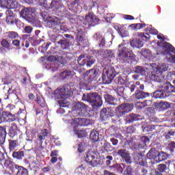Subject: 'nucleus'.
<instances>
[{"label": "nucleus", "instance_id": "21", "mask_svg": "<svg viewBox=\"0 0 175 175\" xmlns=\"http://www.w3.org/2000/svg\"><path fill=\"white\" fill-rule=\"evenodd\" d=\"M6 127L0 126V146H3L6 142Z\"/></svg>", "mask_w": 175, "mask_h": 175}, {"label": "nucleus", "instance_id": "46", "mask_svg": "<svg viewBox=\"0 0 175 175\" xmlns=\"http://www.w3.org/2000/svg\"><path fill=\"white\" fill-rule=\"evenodd\" d=\"M141 54L144 58H148L151 57V51L148 49H142L141 51Z\"/></svg>", "mask_w": 175, "mask_h": 175}, {"label": "nucleus", "instance_id": "33", "mask_svg": "<svg viewBox=\"0 0 175 175\" xmlns=\"http://www.w3.org/2000/svg\"><path fill=\"white\" fill-rule=\"evenodd\" d=\"M167 159V154L165 152H159L157 155L156 162L159 163V162H162V161H166Z\"/></svg>", "mask_w": 175, "mask_h": 175}, {"label": "nucleus", "instance_id": "36", "mask_svg": "<svg viewBox=\"0 0 175 175\" xmlns=\"http://www.w3.org/2000/svg\"><path fill=\"white\" fill-rule=\"evenodd\" d=\"M101 120H106V118H109L110 117V111L107 108H103L100 113Z\"/></svg>", "mask_w": 175, "mask_h": 175}, {"label": "nucleus", "instance_id": "48", "mask_svg": "<svg viewBox=\"0 0 175 175\" xmlns=\"http://www.w3.org/2000/svg\"><path fill=\"white\" fill-rule=\"evenodd\" d=\"M85 57V55H81L79 56L77 62L79 66H84V65H85V59H84Z\"/></svg>", "mask_w": 175, "mask_h": 175}, {"label": "nucleus", "instance_id": "55", "mask_svg": "<svg viewBox=\"0 0 175 175\" xmlns=\"http://www.w3.org/2000/svg\"><path fill=\"white\" fill-rule=\"evenodd\" d=\"M94 64L95 60L92 59L91 57H87V59H85V65L88 68H91Z\"/></svg>", "mask_w": 175, "mask_h": 175}, {"label": "nucleus", "instance_id": "2", "mask_svg": "<svg viewBox=\"0 0 175 175\" xmlns=\"http://www.w3.org/2000/svg\"><path fill=\"white\" fill-rule=\"evenodd\" d=\"M98 70L96 69L92 68L86 71L83 74V78L79 80V87L81 90H88V84L93 80H96L98 78Z\"/></svg>", "mask_w": 175, "mask_h": 175}, {"label": "nucleus", "instance_id": "7", "mask_svg": "<svg viewBox=\"0 0 175 175\" xmlns=\"http://www.w3.org/2000/svg\"><path fill=\"white\" fill-rule=\"evenodd\" d=\"M100 19L94 12H89L87 13L83 18V24L88 28H92L98 25Z\"/></svg>", "mask_w": 175, "mask_h": 175}, {"label": "nucleus", "instance_id": "27", "mask_svg": "<svg viewBox=\"0 0 175 175\" xmlns=\"http://www.w3.org/2000/svg\"><path fill=\"white\" fill-rule=\"evenodd\" d=\"M8 95L5 99H10L12 102H18V96L12 89L8 90Z\"/></svg>", "mask_w": 175, "mask_h": 175}, {"label": "nucleus", "instance_id": "44", "mask_svg": "<svg viewBox=\"0 0 175 175\" xmlns=\"http://www.w3.org/2000/svg\"><path fill=\"white\" fill-rule=\"evenodd\" d=\"M10 15H8L6 18V23L8 25H12V24H14L16 23V18L13 16V15H10V12H8Z\"/></svg>", "mask_w": 175, "mask_h": 175}, {"label": "nucleus", "instance_id": "17", "mask_svg": "<svg viewBox=\"0 0 175 175\" xmlns=\"http://www.w3.org/2000/svg\"><path fill=\"white\" fill-rule=\"evenodd\" d=\"M1 114L3 116V122H14L17 120L16 118V114L12 113V112L3 111Z\"/></svg>", "mask_w": 175, "mask_h": 175}, {"label": "nucleus", "instance_id": "62", "mask_svg": "<svg viewBox=\"0 0 175 175\" xmlns=\"http://www.w3.org/2000/svg\"><path fill=\"white\" fill-rule=\"evenodd\" d=\"M103 38V37L102 36V33L99 32L96 33L94 36V39L97 41L100 40Z\"/></svg>", "mask_w": 175, "mask_h": 175}, {"label": "nucleus", "instance_id": "31", "mask_svg": "<svg viewBox=\"0 0 175 175\" xmlns=\"http://www.w3.org/2000/svg\"><path fill=\"white\" fill-rule=\"evenodd\" d=\"M75 135H77L79 139H83V137H87V131L84 129L78 130L77 128L75 127L73 129Z\"/></svg>", "mask_w": 175, "mask_h": 175}, {"label": "nucleus", "instance_id": "63", "mask_svg": "<svg viewBox=\"0 0 175 175\" xmlns=\"http://www.w3.org/2000/svg\"><path fill=\"white\" fill-rule=\"evenodd\" d=\"M175 135V131L171 130L167 132V133L165 135V139H170V136H174Z\"/></svg>", "mask_w": 175, "mask_h": 175}, {"label": "nucleus", "instance_id": "40", "mask_svg": "<svg viewBox=\"0 0 175 175\" xmlns=\"http://www.w3.org/2000/svg\"><path fill=\"white\" fill-rule=\"evenodd\" d=\"M90 138L92 142H99V133L95 130H93L90 133Z\"/></svg>", "mask_w": 175, "mask_h": 175}, {"label": "nucleus", "instance_id": "1", "mask_svg": "<svg viewBox=\"0 0 175 175\" xmlns=\"http://www.w3.org/2000/svg\"><path fill=\"white\" fill-rule=\"evenodd\" d=\"M55 99H64L58 100V103L60 107H68L69 106V103L66 102L68 98L72 95V90H70V87L69 85H65L62 87L57 88L53 93Z\"/></svg>", "mask_w": 175, "mask_h": 175}, {"label": "nucleus", "instance_id": "5", "mask_svg": "<svg viewBox=\"0 0 175 175\" xmlns=\"http://www.w3.org/2000/svg\"><path fill=\"white\" fill-rule=\"evenodd\" d=\"M4 166L8 167V169H9L13 174H16V175H29L28 169L18 165L10 160H5Z\"/></svg>", "mask_w": 175, "mask_h": 175}, {"label": "nucleus", "instance_id": "18", "mask_svg": "<svg viewBox=\"0 0 175 175\" xmlns=\"http://www.w3.org/2000/svg\"><path fill=\"white\" fill-rule=\"evenodd\" d=\"M141 139L142 140L139 142L134 144V148L135 150H143L146 144V143L150 142L148 137H142Z\"/></svg>", "mask_w": 175, "mask_h": 175}, {"label": "nucleus", "instance_id": "34", "mask_svg": "<svg viewBox=\"0 0 175 175\" xmlns=\"http://www.w3.org/2000/svg\"><path fill=\"white\" fill-rule=\"evenodd\" d=\"M17 135V124L12 123L11 127L9 129V135L10 137H14Z\"/></svg>", "mask_w": 175, "mask_h": 175}, {"label": "nucleus", "instance_id": "47", "mask_svg": "<svg viewBox=\"0 0 175 175\" xmlns=\"http://www.w3.org/2000/svg\"><path fill=\"white\" fill-rule=\"evenodd\" d=\"M135 72L138 75H142V76H144V75H146V70L142 66H136Z\"/></svg>", "mask_w": 175, "mask_h": 175}, {"label": "nucleus", "instance_id": "8", "mask_svg": "<svg viewBox=\"0 0 175 175\" xmlns=\"http://www.w3.org/2000/svg\"><path fill=\"white\" fill-rule=\"evenodd\" d=\"M118 75L116 72V68H114L111 66H107L104 70L103 73V81L105 84H110L111 81L114 79V77H116Z\"/></svg>", "mask_w": 175, "mask_h": 175}, {"label": "nucleus", "instance_id": "14", "mask_svg": "<svg viewBox=\"0 0 175 175\" xmlns=\"http://www.w3.org/2000/svg\"><path fill=\"white\" fill-rule=\"evenodd\" d=\"M72 109L77 111L79 116H81L82 117L85 116V114L87 113V107L84 103L77 102L74 105Z\"/></svg>", "mask_w": 175, "mask_h": 175}, {"label": "nucleus", "instance_id": "15", "mask_svg": "<svg viewBox=\"0 0 175 175\" xmlns=\"http://www.w3.org/2000/svg\"><path fill=\"white\" fill-rule=\"evenodd\" d=\"M134 161L140 166H144L145 167L148 166V164L147 163V157H146L145 155H143L142 152L137 153L134 155Z\"/></svg>", "mask_w": 175, "mask_h": 175}, {"label": "nucleus", "instance_id": "53", "mask_svg": "<svg viewBox=\"0 0 175 175\" xmlns=\"http://www.w3.org/2000/svg\"><path fill=\"white\" fill-rule=\"evenodd\" d=\"M138 36H139V38H141V39L145 42H147V40H150V34L147 33H139Z\"/></svg>", "mask_w": 175, "mask_h": 175}, {"label": "nucleus", "instance_id": "6", "mask_svg": "<svg viewBox=\"0 0 175 175\" xmlns=\"http://www.w3.org/2000/svg\"><path fill=\"white\" fill-rule=\"evenodd\" d=\"M82 100H86V102H89V103H92L93 107H100V106L103 105L102 97L98 92L83 94L82 96Z\"/></svg>", "mask_w": 175, "mask_h": 175}, {"label": "nucleus", "instance_id": "29", "mask_svg": "<svg viewBox=\"0 0 175 175\" xmlns=\"http://www.w3.org/2000/svg\"><path fill=\"white\" fill-rule=\"evenodd\" d=\"M77 42L78 43L79 46H81L84 44V33H83V31H78L77 33V38H76Z\"/></svg>", "mask_w": 175, "mask_h": 175}, {"label": "nucleus", "instance_id": "58", "mask_svg": "<svg viewBox=\"0 0 175 175\" xmlns=\"http://www.w3.org/2000/svg\"><path fill=\"white\" fill-rule=\"evenodd\" d=\"M1 44L3 47H5V49H9V47H10V44L8 40H6V39H3L1 41Z\"/></svg>", "mask_w": 175, "mask_h": 175}, {"label": "nucleus", "instance_id": "56", "mask_svg": "<svg viewBox=\"0 0 175 175\" xmlns=\"http://www.w3.org/2000/svg\"><path fill=\"white\" fill-rule=\"evenodd\" d=\"M133 169L131 165L126 167V170L124 171L123 175H133Z\"/></svg>", "mask_w": 175, "mask_h": 175}, {"label": "nucleus", "instance_id": "64", "mask_svg": "<svg viewBox=\"0 0 175 175\" xmlns=\"http://www.w3.org/2000/svg\"><path fill=\"white\" fill-rule=\"evenodd\" d=\"M33 29L31 26H26L24 29L25 33H31Z\"/></svg>", "mask_w": 175, "mask_h": 175}, {"label": "nucleus", "instance_id": "11", "mask_svg": "<svg viewBox=\"0 0 175 175\" xmlns=\"http://www.w3.org/2000/svg\"><path fill=\"white\" fill-rule=\"evenodd\" d=\"M35 9L32 8H24L20 12L21 17L32 23L35 20Z\"/></svg>", "mask_w": 175, "mask_h": 175}, {"label": "nucleus", "instance_id": "43", "mask_svg": "<svg viewBox=\"0 0 175 175\" xmlns=\"http://www.w3.org/2000/svg\"><path fill=\"white\" fill-rule=\"evenodd\" d=\"M49 135V130L47 129H44L41 130V135H38V139L40 142L42 140H44L46 139V137Z\"/></svg>", "mask_w": 175, "mask_h": 175}, {"label": "nucleus", "instance_id": "23", "mask_svg": "<svg viewBox=\"0 0 175 175\" xmlns=\"http://www.w3.org/2000/svg\"><path fill=\"white\" fill-rule=\"evenodd\" d=\"M97 151H92V150H89L86 156L85 157V161L88 163V165H90L91 162L94 160V158H95V156L97 154Z\"/></svg>", "mask_w": 175, "mask_h": 175}, {"label": "nucleus", "instance_id": "28", "mask_svg": "<svg viewBox=\"0 0 175 175\" xmlns=\"http://www.w3.org/2000/svg\"><path fill=\"white\" fill-rule=\"evenodd\" d=\"M9 143V150L10 152H12V151H14L16 148H17V146H18V140L17 139H8Z\"/></svg>", "mask_w": 175, "mask_h": 175}, {"label": "nucleus", "instance_id": "12", "mask_svg": "<svg viewBox=\"0 0 175 175\" xmlns=\"http://www.w3.org/2000/svg\"><path fill=\"white\" fill-rule=\"evenodd\" d=\"M38 3H43L44 8H46L47 9H54L55 10H59V9H62L64 8L62 2L52 1L51 3L49 5L47 4L46 0H36Z\"/></svg>", "mask_w": 175, "mask_h": 175}, {"label": "nucleus", "instance_id": "50", "mask_svg": "<svg viewBox=\"0 0 175 175\" xmlns=\"http://www.w3.org/2000/svg\"><path fill=\"white\" fill-rule=\"evenodd\" d=\"M7 35L10 39H17L18 38V33L16 31H8Z\"/></svg>", "mask_w": 175, "mask_h": 175}, {"label": "nucleus", "instance_id": "45", "mask_svg": "<svg viewBox=\"0 0 175 175\" xmlns=\"http://www.w3.org/2000/svg\"><path fill=\"white\" fill-rule=\"evenodd\" d=\"M57 44H60L62 49L66 50L69 47V42L66 40H60L57 42Z\"/></svg>", "mask_w": 175, "mask_h": 175}, {"label": "nucleus", "instance_id": "19", "mask_svg": "<svg viewBox=\"0 0 175 175\" xmlns=\"http://www.w3.org/2000/svg\"><path fill=\"white\" fill-rule=\"evenodd\" d=\"M104 98L108 105H111V106H117L118 105V99L110 94L104 95Z\"/></svg>", "mask_w": 175, "mask_h": 175}, {"label": "nucleus", "instance_id": "26", "mask_svg": "<svg viewBox=\"0 0 175 175\" xmlns=\"http://www.w3.org/2000/svg\"><path fill=\"white\" fill-rule=\"evenodd\" d=\"M93 159V161L90 162V164H89V166H92V167H95L98 166V165H102V160L100 159V155L99 154V152H97L96 153V156Z\"/></svg>", "mask_w": 175, "mask_h": 175}, {"label": "nucleus", "instance_id": "24", "mask_svg": "<svg viewBox=\"0 0 175 175\" xmlns=\"http://www.w3.org/2000/svg\"><path fill=\"white\" fill-rule=\"evenodd\" d=\"M129 90L131 92H135V91L136 92L137 91H139V90L143 91L144 90V85L140 84L139 81H137L135 83L130 85Z\"/></svg>", "mask_w": 175, "mask_h": 175}, {"label": "nucleus", "instance_id": "59", "mask_svg": "<svg viewBox=\"0 0 175 175\" xmlns=\"http://www.w3.org/2000/svg\"><path fill=\"white\" fill-rule=\"evenodd\" d=\"M105 159H106L105 163L107 166H109L111 165V161H113V156H110V155L107 156L105 157Z\"/></svg>", "mask_w": 175, "mask_h": 175}, {"label": "nucleus", "instance_id": "22", "mask_svg": "<svg viewBox=\"0 0 175 175\" xmlns=\"http://www.w3.org/2000/svg\"><path fill=\"white\" fill-rule=\"evenodd\" d=\"M134 98L136 99H144L146 98L150 97V93L148 92H144L143 90H137V92H135V94L133 95Z\"/></svg>", "mask_w": 175, "mask_h": 175}, {"label": "nucleus", "instance_id": "25", "mask_svg": "<svg viewBox=\"0 0 175 175\" xmlns=\"http://www.w3.org/2000/svg\"><path fill=\"white\" fill-rule=\"evenodd\" d=\"M113 150L114 147H113L110 143L106 142L103 144L100 151L102 154H105V152H111Z\"/></svg>", "mask_w": 175, "mask_h": 175}, {"label": "nucleus", "instance_id": "16", "mask_svg": "<svg viewBox=\"0 0 175 175\" xmlns=\"http://www.w3.org/2000/svg\"><path fill=\"white\" fill-rule=\"evenodd\" d=\"M117 154L119 155V157H121L123 161H125L128 165L132 163L133 161L132 158L131 157V154H129V152L126 149H120Z\"/></svg>", "mask_w": 175, "mask_h": 175}, {"label": "nucleus", "instance_id": "61", "mask_svg": "<svg viewBox=\"0 0 175 175\" xmlns=\"http://www.w3.org/2000/svg\"><path fill=\"white\" fill-rule=\"evenodd\" d=\"M166 167H167L166 164H159L158 165V170H159L161 173H163V172L165 171Z\"/></svg>", "mask_w": 175, "mask_h": 175}, {"label": "nucleus", "instance_id": "3", "mask_svg": "<svg viewBox=\"0 0 175 175\" xmlns=\"http://www.w3.org/2000/svg\"><path fill=\"white\" fill-rule=\"evenodd\" d=\"M118 58L119 60L122 61V62H128L129 64L136 62V55L133 54L131 49L126 47H123L118 51Z\"/></svg>", "mask_w": 175, "mask_h": 175}, {"label": "nucleus", "instance_id": "32", "mask_svg": "<svg viewBox=\"0 0 175 175\" xmlns=\"http://www.w3.org/2000/svg\"><path fill=\"white\" fill-rule=\"evenodd\" d=\"M139 116L134 113H131L126 116V122L128 124H131V122H133L134 121H137L139 120Z\"/></svg>", "mask_w": 175, "mask_h": 175}, {"label": "nucleus", "instance_id": "37", "mask_svg": "<svg viewBox=\"0 0 175 175\" xmlns=\"http://www.w3.org/2000/svg\"><path fill=\"white\" fill-rule=\"evenodd\" d=\"M101 55L103 58H112L113 51L110 49H103L101 51Z\"/></svg>", "mask_w": 175, "mask_h": 175}, {"label": "nucleus", "instance_id": "10", "mask_svg": "<svg viewBox=\"0 0 175 175\" xmlns=\"http://www.w3.org/2000/svg\"><path fill=\"white\" fill-rule=\"evenodd\" d=\"M163 48L165 50V54H168V61L171 64H175V48L172 44L164 42L163 43Z\"/></svg>", "mask_w": 175, "mask_h": 175}, {"label": "nucleus", "instance_id": "13", "mask_svg": "<svg viewBox=\"0 0 175 175\" xmlns=\"http://www.w3.org/2000/svg\"><path fill=\"white\" fill-rule=\"evenodd\" d=\"M133 105L129 103L121 104L116 107V114L118 117H122L125 114H128L129 111H132Z\"/></svg>", "mask_w": 175, "mask_h": 175}, {"label": "nucleus", "instance_id": "30", "mask_svg": "<svg viewBox=\"0 0 175 175\" xmlns=\"http://www.w3.org/2000/svg\"><path fill=\"white\" fill-rule=\"evenodd\" d=\"M158 154V150H157V148H152L146 154L147 158L149 159H157V155Z\"/></svg>", "mask_w": 175, "mask_h": 175}, {"label": "nucleus", "instance_id": "57", "mask_svg": "<svg viewBox=\"0 0 175 175\" xmlns=\"http://www.w3.org/2000/svg\"><path fill=\"white\" fill-rule=\"evenodd\" d=\"M124 91H125V88H124L123 86L118 87L116 89V94H118L119 96H124Z\"/></svg>", "mask_w": 175, "mask_h": 175}, {"label": "nucleus", "instance_id": "51", "mask_svg": "<svg viewBox=\"0 0 175 175\" xmlns=\"http://www.w3.org/2000/svg\"><path fill=\"white\" fill-rule=\"evenodd\" d=\"M16 8V1L13 0L7 1L6 9H15Z\"/></svg>", "mask_w": 175, "mask_h": 175}, {"label": "nucleus", "instance_id": "49", "mask_svg": "<svg viewBox=\"0 0 175 175\" xmlns=\"http://www.w3.org/2000/svg\"><path fill=\"white\" fill-rule=\"evenodd\" d=\"M6 111H8V113H12V114H16V112L14 110H16V106L12 105V104H8L6 107H5Z\"/></svg>", "mask_w": 175, "mask_h": 175}, {"label": "nucleus", "instance_id": "41", "mask_svg": "<svg viewBox=\"0 0 175 175\" xmlns=\"http://www.w3.org/2000/svg\"><path fill=\"white\" fill-rule=\"evenodd\" d=\"M72 72L68 70H66L60 74V77L62 80H66V79H69V77H72Z\"/></svg>", "mask_w": 175, "mask_h": 175}, {"label": "nucleus", "instance_id": "9", "mask_svg": "<svg viewBox=\"0 0 175 175\" xmlns=\"http://www.w3.org/2000/svg\"><path fill=\"white\" fill-rule=\"evenodd\" d=\"M44 18H46L48 25L51 26L53 29H61V31H64V32L69 31L68 27L59 25L61 24V20L57 18V16H49Z\"/></svg>", "mask_w": 175, "mask_h": 175}, {"label": "nucleus", "instance_id": "20", "mask_svg": "<svg viewBox=\"0 0 175 175\" xmlns=\"http://www.w3.org/2000/svg\"><path fill=\"white\" fill-rule=\"evenodd\" d=\"M73 121L76 125H79V126H88L91 124V120L87 118H75Z\"/></svg>", "mask_w": 175, "mask_h": 175}, {"label": "nucleus", "instance_id": "54", "mask_svg": "<svg viewBox=\"0 0 175 175\" xmlns=\"http://www.w3.org/2000/svg\"><path fill=\"white\" fill-rule=\"evenodd\" d=\"M85 151V142H82L78 145V152L80 154Z\"/></svg>", "mask_w": 175, "mask_h": 175}, {"label": "nucleus", "instance_id": "4", "mask_svg": "<svg viewBox=\"0 0 175 175\" xmlns=\"http://www.w3.org/2000/svg\"><path fill=\"white\" fill-rule=\"evenodd\" d=\"M169 66L167 64H163L158 68H154L148 74V78L150 81H157L159 83L163 79V72L167 70Z\"/></svg>", "mask_w": 175, "mask_h": 175}, {"label": "nucleus", "instance_id": "39", "mask_svg": "<svg viewBox=\"0 0 175 175\" xmlns=\"http://www.w3.org/2000/svg\"><path fill=\"white\" fill-rule=\"evenodd\" d=\"M131 47H135L136 49H140L143 47V42L140 40H133L130 42Z\"/></svg>", "mask_w": 175, "mask_h": 175}, {"label": "nucleus", "instance_id": "38", "mask_svg": "<svg viewBox=\"0 0 175 175\" xmlns=\"http://www.w3.org/2000/svg\"><path fill=\"white\" fill-rule=\"evenodd\" d=\"M153 96L156 98V99H162L163 98L166 97V94H165V93L163 92V90L161 89L155 91L153 93Z\"/></svg>", "mask_w": 175, "mask_h": 175}, {"label": "nucleus", "instance_id": "60", "mask_svg": "<svg viewBox=\"0 0 175 175\" xmlns=\"http://www.w3.org/2000/svg\"><path fill=\"white\" fill-rule=\"evenodd\" d=\"M126 83V80L124 79L122 77H118V84L119 85H124Z\"/></svg>", "mask_w": 175, "mask_h": 175}, {"label": "nucleus", "instance_id": "35", "mask_svg": "<svg viewBox=\"0 0 175 175\" xmlns=\"http://www.w3.org/2000/svg\"><path fill=\"white\" fill-rule=\"evenodd\" d=\"M12 158H14V159H18V161L23 159V158H24V151H14L12 152Z\"/></svg>", "mask_w": 175, "mask_h": 175}, {"label": "nucleus", "instance_id": "52", "mask_svg": "<svg viewBox=\"0 0 175 175\" xmlns=\"http://www.w3.org/2000/svg\"><path fill=\"white\" fill-rule=\"evenodd\" d=\"M38 105H39V106H40V107L44 108L46 107V102L44 101V100L41 99L40 96H39V95H37V100H36Z\"/></svg>", "mask_w": 175, "mask_h": 175}, {"label": "nucleus", "instance_id": "42", "mask_svg": "<svg viewBox=\"0 0 175 175\" xmlns=\"http://www.w3.org/2000/svg\"><path fill=\"white\" fill-rule=\"evenodd\" d=\"M170 85V82H167L159 86V88L161 90V91L163 92L164 94L165 92H166L167 94H169Z\"/></svg>", "mask_w": 175, "mask_h": 175}]
</instances>
